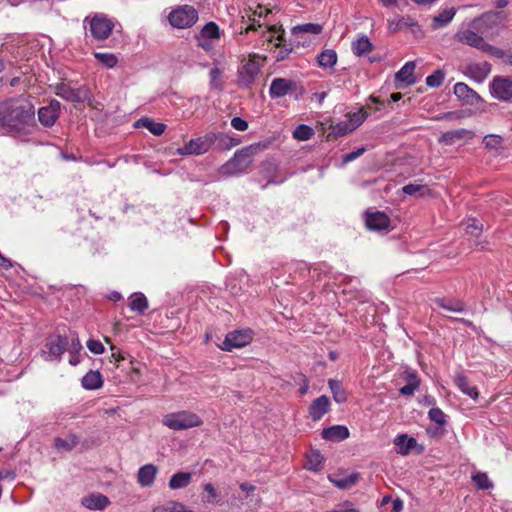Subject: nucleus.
<instances>
[{
    "label": "nucleus",
    "instance_id": "nucleus-1",
    "mask_svg": "<svg viewBox=\"0 0 512 512\" xmlns=\"http://www.w3.org/2000/svg\"><path fill=\"white\" fill-rule=\"evenodd\" d=\"M34 105L25 97L10 98L0 104V131L30 135L36 129Z\"/></svg>",
    "mask_w": 512,
    "mask_h": 512
},
{
    "label": "nucleus",
    "instance_id": "nucleus-2",
    "mask_svg": "<svg viewBox=\"0 0 512 512\" xmlns=\"http://www.w3.org/2000/svg\"><path fill=\"white\" fill-rule=\"evenodd\" d=\"M162 423L171 430L180 431L199 427L203 424V420L194 412L181 410L164 415Z\"/></svg>",
    "mask_w": 512,
    "mask_h": 512
},
{
    "label": "nucleus",
    "instance_id": "nucleus-3",
    "mask_svg": "<svg viewBox=\"0 0 512 512\" xmlns=\"http://www.w3.org/2000/svg\"><path fill=\"white\" fill-rule=\"evenodd\" d=\"M168 20L169 23L175 28H190L197 22L198 12L192 6L182 5L170 12Z\"/></svg>",
    "mask_w": 512,
    "mask_h": 512
},
{
    "label": "nucleus",
    "instance_id": "nucleus-4",
    "mask_svg": "<svg viewBox=\"0 0 512 512\" xmlns=\"http://www.w3.org/2000/svg\"><path fill=\"white\" fill-rule=\"evenodd\" d=\"M84 23L89 24L91 36L98 41L106 40L114 29V22L104 14H95L91 18H86Z\"/></svg>",
    "mask_w": 512,
    "mask_h": 512
},
{
    "label": "nucleus",
    "instance_id": "nucleus-5",
    "mask_svg": "<svg viewBox=\"0 0 512 512\" xmlns=\"http://www.w3.org/2000/svg\"><path fill=\"white\" fill-rule=\"evenodd\" d=\"M217 141V134L207 133L202 137L191 139L183 147L177 149V154L185 155H201L209 151L212 145Z\"/></svg>",
    "mask_w": 512,
    "mask_h": 512
},
{
    "label": "nucleus",
    "instance_id": "nucleus-6",
    "mask_svg": "<svg viewBox=\"0 0 512 512\" xmlns=\"http://www.w3.org/2000/svg\"><path fill=\"white\" fill-rule=\"evenodd\" d=\"M251 154V147L236 151L233 158L221 167V173L236 175L244 172L251 164Z\"/></svg>",
    "mask_w": 512,
    "mask_h": 512
},
{
    "label": "nucleus",
    "instance_id": "nucleus-7",
    "mask_svg": "<svg viewBox=\"0 0 512 512\" xmlns=\"http://www.w3.org/2000/svg\"><path fill=\"white\" fill-rule=\"evenodd\" d=\"M197 45L204 51L210 52L214 49L216 42L221 38V31L215 22L206 23L200 32L195 35Z\"/></svg>",
    "mask_w": 512,
    "mask_h": 512
},
{
    "label": "nucleus",
    "instance_id": "nucleus-8",
    "mask_svg": "<svg viewBox=\"0 0 512 512\" xmlns=\"http://www.w3.org/2000/svg\"><path fill=\"white\" fill-rule=\"evenodd\" d=\"M256 54L250 58L239 68L238 82L241 86L250 87L260 72L261 64Z\"/></svg>",
    "mask_w": 512,
    "mask_h": 512
},
{
    "label": "nucleus",
    "instance_id": "nucleus-9",
    "mask_svg": "<svg viewBox=\"0 0 512 512\" xmlns=\"http://www.w3.org/2000/svg\"><path fill=\"white\" fill-rule=\"evenodd\" d=\"M252 340L251 330H238L230 332L226 335L220 348L224 351H232L236 348H241L249 344Z\"/></svg>",
    "mask_w": 512,
    "mask_h": 512
},
{
    "label": "nucleus",
    "instance_id": "nucleus-10",
    "mask_svg": "<svg viewBox=\"0 0 512 512\" xmlns=\"http://www.w3.org/2000/svg\"><path fill=\"white\" fill-rule=\"evenodd\" d=\"M67 345L68 340L66 337H62L59 335L51 337L45 344L42 353L45 356V359L47 360L59 361L62 354L66 350Z\"/></svg>",
    "mask_w": 512,
    "mask_h": 512
},
{
    "label": "nucleus",
    "instance_id": "nucleus-11",
    "mask_svg": "<svg viewBox=\"0 0 512 512\" xmlns=\"http://www.w3.org/2000/svg\"><path fill=\"white\" fill-rule=\"evenodd\" d=\"M490 91L495 99L510 100L512 98V80L505 77H495L490 84Z\"/></svg>",
    "mask_w": 512,
    "mask_h": 512
},
{
    "label": "nucleus",
    "instance_id": "nucleus-12",
    "mask_svg": "<svg viewBox=\"0 0 512 512\" xmlns=\"http://www.w3.org/2000/svg\"><path fill=\"white\" fill-rule=\"evenodd\" d=\"M60 102L51 100L49 105L38 110V120L44 127H52L57 121L60 113Z\"/></svg>",
    "mask_w": 512,
    "mask_h": 512
},
{
    "label": "nucleus",
    "instance_id": "nucleus-13",
    "mask_svg": "<svg viewBox=\"0 0 512 512\" xmlns=\"http://www.w3.org/2000/svg\"><path fill=\"white\" fill-rule=\"evenodd\" d=\"M365 223L369 230L372 231H389L390 218L384 212H366Z\"/></svg>",
    "mask_w": 512,
    "mask_h": 512
},
{
    "label": "nucleus",
    "instance_id": "nucleus-14",
    "mask_svg": "<svg viewBox=\"0 0 512 512\" xmlns=\"http://www.w3.org/2000/svg\"><path fill=\"white\" fill-rule=\"evenodd\" d=\"M55 94L70 102H82L86 99V91L82 88H72L67 83H59L55 86Z\"/></svg>",
    "mask_w": 512,
    "mask_h": 512
},
{
    "label": "nucleus",
    "instance_id": "nucleus-15",
    "mask_svg": "<svg viewBox=\"0 0 512 512\" xmlns=\"http://www.w3.org/2000/svg\"><path fill=\"white\" fill-rule=\"evenodd\" d=\"M491 65L484 62H474L470 63L466 66V75H468L472 80L478 83H482L490 74Z\"/></svg>",
    "mask_w": 512,
    "mask_h": 512
},
{
    "label": "nucleus",
    "instance_id": "nucleus-16",
    "mask_svg": "<svg viewBox=\"0 0 512 512\" xmlns=\"http://www.w3.org/2000/svg\"><path fill=\"white\" fill-rule=\"evenodd\" d=\"M475 136L472 130L465 128L446 131L439 137V142L445 145H453L458 140H471Z\"/></svg>",
    "mask_w": 512,
    "mask_h": 512
},
{
    "label": "nucleus",
    "instance_id": "nucleus-17",
    "mask_svg": "<svg viewBox=\"0 0 512 512\" xmlns=\"http://www.w3.org/2000/svg\"><path fill=\"white\" fill-rule=\"evenodd\" d=\"M453 91L458 99L470 105L476 104L481 99L476 91L463 82L456 83Z\"/></svg>",
    "mask_w": 512,
    "mask_h": 512
},
{
    "label": "nucleus",
    "instance_id": "nucleus-18",
    "mask_svg": "<svg viewBox=\"0 0 512 512\" xmlns=\"http://www.w3.org/2000/svg\"><path fill=\"white\" fill-rule=\"evenodd\" d=\"M456 38L458 39L459 42L469 45L478 50H481L482 46L485 43L484 38L475 31H473L472 29H464L457 32Z\"/></svg>",
    "mask_w": 512,
    "mask_h": 512
},
{
    "label": "nucleus",
    "instance_id": "nucleus-19",
    "mask_svg": "<svg viewBox=\"0 0 512 512\" xmlns=\"http://www.w3.org/2000/svg\"><path fill=\"white\" fill-rule=\"evenodd\" d=\"M268 13L269 10L261 5H257L255 10L249 8V10L245 12V15L242 16L243 19L247 18V23H249L245 31L248 32L256 30L257 26L261 27L262 24L260 23V19L266 16Z\"/></svg>",
    "mask_w": 512,
    "mask_h": 512
},
{
    "label": "nucleus",
    "instance_id": "nucleus-20",
    "mask_svg": "<svg viewBox=\"0 0 512 512\" xmlns=\"http://www.w3.org/2000/svg\"><path fill=\"white\" fill-rule=\"evenodd\" d=\"M330 400L323 395L316 398L309 407V415L314 421L320 420L329 410Z\"/></svg>",
    "mask_w": 512,
    "mask_h": 512
},
{
    "label": "nucleus",
    "instance_id": "nucleus-21",
    "mask_svg": "<svg viewBox=\"0 0 512 512\" xmlns=\"http://www.w3.org/2000/svg\"><path fill=\"white\" fill-rule=\"evenodd\" d=\"M415 62L408 61L404 64V66L395 74V79L397 82L403 83L405 86H411L417 82V79L414 75L415 70Z\"/></svg>",
    "mask_w": 512,
    "mask_h": 512
},
{
    "label": "nucleus",
    "instance_id": "nucleus-22",
    "mask_svg": "<svg viewBox=\"0 0 512 512\" xmlns=\"http://www.w3.org/2000/svg\"><path fill=\"white\" fill-rule=\"evenodd\" d=\"M158 469L153 464H146L138 470L137 480L142 487H150L156 478Z\"/></svg>",
    "mask_w": 512,
    "mask_h": 512
},
{
    "label": "nucleus",
    "instance_id": "nucleus-23",
    "mask_svg": "<svg viewBox=\"0 0 512 512\" xmlns=\"http://www.w3.org/2000/svg\"><path fill=\"white\" fill-rule=\"evenodd\" d=\"M293 82L285 78H275L272 80L269 93L272 98L283 97L289 93Z\"/></svg>",
    "mask_w": 512,
    "mask_h": 512
},
{
    "label": "nucleus",
    "instance_id": "nucleus-24",
    "mask_svg": "<svg viewBox=\"0 0 512 512\" xmlns=\"http://www.w3.org/2000/svg\"><path fill=\"white\" fill-rule=\"evenodd\" d=\"M403 378L406 384L400 388V393L405 396H411L418 389L420 380L417 372L414 370H406L403 373Z\"/></svg>",
    "mask_w": 512,
    "mask_h": 512
},
{
    "label": "nucleus",
    "instance_id": "nucleus-25",
    "mask_svg": "<svg viewBox=\"0 0 512 512\" xmlns=\"http://www.w3.org/2000/svg\"><path fill=\"white\" fill-rule=\"evenodd\" d=\"M81 503L90 510H103L109 505V499L103 494H90L82 498Z\"/></svg>",
    "mask_w": 512,
    "mask_h": 512
},
{
    "label": "nucleus",
    "instance_id": "nucleus-26",
    "mask_svg": "<svg viewBox=\"0 0 512 512\" xmlns=\"http://www.w3.org/2000/svg\"><path fill=\"white\" fill-rule=\"evenodd\" d=\"M394 445L397 453L401 455H408L411 450L417 446V441L407 434H400L394 439Z\"/></svg>",
    "mask_w": 512,
    "mask_h": 512
},
{
    "label": "nucleus",
    "instance_id": "nucleus-27",
    "mask_svg": "<svg viewBox=\"0 0 512 512\" xmlns=\"http://www.w3.org/2000/svg\"><path fill=\"white\" fill-rule=\"evenodd\" d=\"M322 437L329 441H342L349 437V430L342 425H335L322 431Z\"/></svg>",
    "mask_w": 512,
    "mask_h": 512
},
{
    "label": "nucleus",
    "instance_id": "nucleus-28",
    "mask_svg": "<svg viewBox=\"0 0 512 512\" xmlns=\"http://www.w3.org/2000/svg\"><path fill=\"white\" fill-rule=\"evenodd\" d=\"M351 49L354 55L361 57L373 50V45L366 35H359L351 43Z\"/></svg>",
    "mask_w": 512,
    "mask_h": 512
},
{
    "label": "nucleus",
    "instance_id": "nucleus-29",
    "mask_svg": "<svg viewBox=\"0 0 512 512\" xmlns=\"http://www.w3.org/2000/svg\"><path fill=\"white\" fill-rule=\"evenodd\" d=\"M338 60L337 53L334 49H325L317 56V63L324 70L333 71Z\"/></svg>",
    "mask_w": 512,
    "mask_h": 512
},
{
    "label": "nucleus",
    "instance_id": "nucleus-30",
    "mask_svg": "<svg viewBox=\"0 0 512 512\" xmlns=\"http://www.w3.org/2000/svg\"><path fill=\"white\" fill-rule=\"evenodd\" d=\"M81 383L87 390H96L102 387L103 379L99 371L90 370L83 376Z\"/></svg>",
    "mask_w": 512,
    "mask_h": 512
},
{
    "label": "nucleus",
    "instance_id": "nucleus-31",
    "mask_svg": "<svg viewBox=\"0 0 512 512\" xmlns=\"http://www.w3.org/2000/svg\"><path fill=\"white\" fill-rule=\"evenodd\" d=\"M284 35V30L281 26L278 25L267 26L263 33V36L267 39V41L275 43V46L277 47L282 45V42L284 41Z\"/></svg>",
    "mask_w": 512,
    "mask_h": 512
},
{
    "label": "nucleus",
    "instance_id": "nucleus-32",
    "mask_svg": "<svg viewBox=\"0 0 512 512\" xmlns=\"http://www.w3.org/2000/svg\"><path fill=\"white\" fill-rule=\"evenodd\" d=\"M192 479V474L190 472H177L172 475L169 480V488L172 490L182 489L187 487Z\"/></svg>",
    "mask_w": 512,
    "mask_h": 512
},
{
    "label": "nucleus",
    "instance_id": "nucleus-33",
    "mask_svg": "<svg viewBox=\"0 0 512 512\" xmlns=\"http://www.w3.org/2000/svg\"><path fill=\"white\" fill-rule=\"evenodd\" d=\"M135 126L138 128H146L153 135L160 136L165 132L166 125L160 122H154L149 118H141L136 121Z\"/></svg>",
    "mask_w": 512,
    "mask_h": 512
},
{
    "label": "nucleus",
    "instance_id": "nucleus-34",
    "mask_svg": "<svg viewBox=\"0 0 512 512\" xmlns=\"http://www.w3.org/2000/svg\"><path fill=\"white\" fill-rule=\"evenodd\" d=\"M223 69L220 68L219 62H213L212 68L209 72V86L212 90H222L223 89Z\"/></svg>",
    "mask_w": 512,
    "mask_h": 512
},
{
    "label": "nucleus",
    "instance_id": "nucleus-35",
    "mask_svg": "<svg viewBox=\"0 0 512 512\" xmlns=\"http://www.w3.org/2000/svg\"><path fill=\"white\" fill-rule=\"evenodd\" d=\"M456 14L453 7L446 8L433 18L432 26L434 29L442 28L452 21Z\"/></svg>",
    "mask_w": 512,
    "mask_h": 512
},
{
    "label": "nucleus",
    "instance_id": "nucleus-36",
    "mask_svg": "<svg viewBox=\"0 0 512 512\" xmlns=\"http://www.w3.org/2000/svg\"><path fill=\"white\" fill-rule=\"evenodd\" d=\"M129 307L132 311L143 313L148 308V300L143 293H133L129 298Z\"/></svg>",
    "mask_w": 512,
    "mask_h": 512
},
{
    "label": "nucleus",
    "instance_id": "nucleus-37",
    "mask_svg": "<svg viewBox=\"0 0 512 512\" xmlns=\"http://www.w3.org/2000/svg\"><path fill=\"white\" fill-rule=\"evenodd\" d=\"M324 458L317 450H312L307 454V461L305 467L309 471L317 472L323 468Z\"/></svg>",
    "mask_w": 512,
    "mask_h": 512
},
{
    "label": "nucleus",
    "instance_id": "nucleus-38",
    "mask_svg": "<svg viewBox=\"0 0 512 512\" xmlns=\"http://www.w3.org/2000/svg\"><path fill=\"white\" fill-rule=\"evenodd\" d=\"M416 23L410 17H394L388 20V30L395 33L409 26H414Z\"/></svg>",
    "mask_w": 512,
    "mask_h": 512
},
{
    "label": "nucleus",
    "instance_id": "nucleus-39",
    "mask_svg": "<svg viewBox=\"0 0 512 512\" xmlns=\"http://www.w3.org/2000/svg\"><path fill=\"white\" fill-rule=\"evenodd\" d=\"M483 144L488 150L500 153L503 149V138L499 135L490 134L483 138Z\"/></svg>",
    "mask_w": 512,
    "mask_h": 512
},
{
    "label": "nucleus",
    "instance_id": "nucleus-40",
    "mask_svg": "<svg viewBox=\"0 0 512 512\" xmlns=\"http://www.w3.org/2000/svg\"><path fill=\"white\" fill-rule=\"evenodd\" d=\"M457 387L466 395L472 399L478 398V390L475 386L469 384L467 378L464 375H458L456 377Z\"/></svg>",
    "mask_w": 512,
    "mask_h": 512
},
{
    "label": "nucleus",
    "instance_id": "nucleus-41",
    "mask_svg": "<svg viewBox=\"0 0 512 512\" xmlns=\"http://www.w3.org/2000/svg\"><path fill=\"white\" fill-rule=\"evenodd\" d=\"M330 481L340 489H350L358 481L357 474H351L344 477H329Z\"/></svg>",
    "mask_w": 512,
    "mask_h": 512
},
{
    "label": "nucleus",
    "instance_id": "nucleus-42",
    "mask_svg": "<svg viewBox=\"0 0 512 512\" xmlns=\"http://www.w3.org/2000/svg\"><path fill=\"white\" fill-rule=\"evenodd\" d=\"M328 385L337 403H343L347 400V394L338 380L330 379Z\"/></svg>",
    "mask_w": 512,
    "mask_h": 512
},
{
    "label": "nucleus",
    "instance_id": "nucleus-43",
    "mask_svg": "<svg viewBox=\"0 0 512 512\" xmlns=\"http://www.w3.org/2000/svg\"><path fill=\"white\" fill-rule=\"evenodd\" d=\"M435 303L450 312L461 313L464 311V304L460 301H451L444 298H436Z\"/></svg>",
    "mask_w": 512,
    "mask_h": 512
},
{
    "label": "nucleus",
    "instance_id": "nucleus-44",
    "mask_svg": "<svg viewBox=\"0 0 512 512\" xmlns=\"http://www.w3.org/2000/svg\"><path fill=\"white\" fill-rule=\"evenodd\" d=\"M153 512H193L187 509L182 503L177 501H170L164 505L157 506Z\"/></svg>",
    "mask_w": 512,
    "mask_h": 512
},
{
    "label": "nucleus",
    "instance_id": "nucleus-45",
    "mask_svg": "<svg viewBox=\"0 0 512 512\" xmlns=\"http://www.w3.org/2000/svg\"><path fill=\"white\" fill-rule=\"evenodd\" d=\"M94 57L106 68H114L118 63V58L113 53L95 52Z\"/></svg>",
    "mask_w": 512,
    "mask_h": 512
},
{
    "label": "nucleus",
    "instance_id": "nucleus-46",
    "mask_svg": "<svg viewBox=\"0 0 512 512\" xmlns=\"http://www.w3.org/2000/svg\"><path fill=\"white\" fill-rule=\"evenodd\" d=\"M472 480L478 489L488 490L493 487L492 481L484 472H477L472 476Z\"/></svg>",
    "mask_w": 512,
    "mask_h": 512
},
{
    "label": "nucleus",
    "instance_id": "nucleus-47",
    "mask_svg": "<svg viewBox=\"0 0 512 512\" xmlns=\"http://www.w3.org/2000/svg\"><path fill=\"white\" fill-rule=\"evenodd\" d=\"M366 117H367L366 111L363 108H361L356 112L348 114L346 120L351 125V128H353V130H355L365 121Z\"/></svg>",
    "mask_w": 512,
    "mask_h": 512
},
{
    "label": "nucleus",
    "instance_id": "nucleus-48",
    "mask_svg": "<svg viewBox=\"0 0 512 512\" xmlns=\"http://www.w3.org/2000/svg\"><path fill=\"white\" fill-rule=\"evenodd\" d=\"M314 135L313 129L308 125H299L293 131V137L300 141L309 140Z\"/></svg>",
    "mask_w": 512,
    "mask_h": 512
},
{
    "label": "nucleus",
    "instance_id": "nucleus-49",
    "mask_svg": "<svg viewBox=\"0 0 512 512\" xmlns=\"http://www.w3.org/2000/svg\"><path fill=\"white\" fill-rule=\"evenodd\" d=\"M352 131L354 130L346 119L332 126V133L337 137L347 135Z\"/></svg>",
    "mask_w": 512,
    "mask_h": 512
},
{
    "label": "nucleus",
    "instance_id": "nucleus-50",
    "mask_svg": "<svg viewBox=\"0 0 512 512\" xmlns=\"http://www.w3.org/2000/svg\"><path fill=\"white\" fill-rule=\"evenodd\" d=\"M445 79V74L442 70H436L426 78V84L431 88L439 87Z\"/></svg>",
    "mask_w": 512,
    "mask_h": 512
},
{
    "label": "nucleus",
    "instance_id": "nucleus-51",
    "mask_svg": "<svg viewBox=\"0 0 512 512\" xmlns=\"http://www.w3.org/2000/svg\"><path fill=\"white\" fill-rule=\"evenodd\" d=\"M322 31V27L319 24L314 23H306L302 25H298L293 28V33H310V34H319Z\"/></svg>",
    "mask_w": 512,
    "mask_h": 512
},
{
    "label": "nucleus",
    "instance_id": "nucleus-52",
    "mask_svg": "<svg viewBox=\"0 0 512 512\" xmlns=\"http://www.w3.org/2000/svg\"><path fill=\"white\" fill-rule=\"evenodd\" d=\"M482 227L477 223L476 220H473L472 223L468 224L466 227V234L474 237V245L478 246L480 243L477 241V238L481 235Z\"/></svg>",
    "mask_w": 512,
    "mask_h": 512
},
{
    "label": "nucleus",
    "instance_id": "nucleus-53",
    "mask_svg": "<svg viewBox=\"0 0 512 512\" xmlns=\"http://www.w3.org/2000/svg\"><path fill=\"white\" fill-rule=\"evenodd\" d=\"M428 416L431 421L438 425H444L446 422L444 412L438 407L431 408L428 412Z\"/></svg>",
    "mask_w": 512,
    "mask_h": 512
},
{
    "label": "nucleus",
    "instance_id": "nucleus-54",
    "mask_svg": "<svg viewBox=\"0 0 512 512\" xmlns=\"http://www.w3.org/2000/svg\"><path fill=\"white\" fill-rule=\"evenodd\" d=\"M217 140L221 143V145L226 148V149H230L234 146H237L240 141L227 135V134H224V133H219L217 134Z\"/></svg>",
    "mask_w": 512,
    "mask_h": 512
},
{
    "label": "nucleus",
    "instance_id": "nucleus-55",
    "mask_svg": "<svg viewBox=\"0 0 512 512\" xmlns=\"http://www.w3.org/2000/svg\"><path fill=\"white\" fill-rule=\"evenodd\" d=\"M496 17L497 16L494 13H486L481 17L474 19L471 23V27L474 29H481L483 24L493 21Z\"/></svg>",
    "mask_w": 512,
    "mask_h": 512
},
{
    "label": "nucleus",
    "instance_id": "nucleus-56",
    "mask_svg": "<svg viewBox=\"0 0 512 512\" xmlns=\"http://www.w3.org/2000/svg\"><path fill=\"white\" fill-rule=\"evenodd\" d=\"M481 51H483L491 56H494L496 58H499V59H501L505 56V53L502 49L495 47V46L487 43L486 41H485L484 45L482 46Z\"/></svg>",
    "mask_w": 512,
    "mask_h": 512
},
{
    "label": "nucleus",
    "instance_id": "nucleus-57",
    "mask_svg": "<svg viewBox=\"0 0 512 512\" xmlns=\"http://www.w3.org/2000/svg\"><path fill=\"white\" fill-rule=\"evenodd\" d=\"M481 51H483L491 56H494L496 58H499V59H501L505 56V53L502 49L495 47V46L487 43L486 41H485L484 45L482 46Z\"/></svg>",
    "mask_w": 512,
    "mask_h": 512
},
{
    "label": "nucleus",
    "instance_id": "nucleus-58",
    "mask_svg": "<svg viewBox=\"0 0 512 512\" xmlns=\"http://www.w3.org/2000/svg\"><path fill=\"white\" fill-rule=\"evenodd\" d=\"M87 348L91 353L96 355H100L105 351L103 344L100 341L94 339H90L87 341Z\"/></svg>",
    "mask_w": 512,
    "mask_h": 512
},
{
    "label": "nucleus",
    "instance_id": "nucleus-59",
    "mask_svg": "<svg viewBox=\"0 0 512 512\" xmlns=\"http://www.w3.org/2000/svg\"><path fill=\"white\" fill-rule=\"evenodd\" d=\"M231 126L238 131H245L248 128V122L241 117H234L231 120Z\"/></svg>",
    "mask_w": 512,
    "mask_h": 512
},
{
    "label": "nucleus",
    "instance_id": "nucleus-60",
    "mask_svg": "<svg viewBox=\"0 0 512 512\" xmlns=\"http://www.w3.org/2000/svg\"><path fill=\"white\" fill-rule=\"evenodd\" d=\"M75 445H76L75 439H73L71 442H69L67 440H64V439H61V438H57L55 440V446L58 449L71 450V449H73V447Z\"/></svg>",
    "mask_w": 512,
    "mask_h": 512
},
{
    "label": "nucleus",
    "instance_id": "nucleus-61",
    "mask_svg": "<svg viewBox=\"0 0 512 512\" xmlns=\"http://www.w3.org/2000/svg\"><path fill=\"white\" fill-rule=\"evenodd\" d=\"M364 152H365L364 147H360V148L356 149L355 151L349 152L346 155H344L343 162L348 163L350 161H353L356 158H358L359 156H361Z\"/></svg>",
    "mask_w": 512,
    "mask_h": 512
},
{
    "label": "nucleus",
    "instance_id": "nucleus-62",
    "mask_svg": "<svg viewBox=\"0 0 512 512\" xmlns=\"http://www.w3.org/2000/svg\"><path fill=\"white\" fill-rule=\"evenodd\" d=\"M422 188L423 186L418 184H408L405 185L402 190L407 195H416Z\"/></svg>",
    "mask_w": 512,
    "mask_h": 512
},
{
    "label": "nucleus",
    "instance_id": "nucleus-63",
    "mask_svg": "<svg viewBox=\"0 0 512 512\" xmlns=\"http://www.w3.org/2000/svg\"><path fill=\"white\" fill-rule=\"evenodd\" d=\"M203 488L211 497V499H208L207 502L208 503L215 502V499L217 497V491H216L215 487L211 483H206V484H204Z\"/></svg>",
    "mask_w": 512,
    "mask_h": 512
},
{
    "label": "nucleus",
    "instance_id": "nucleus-64",
    "mask_svg": "<svg viewBox=\"0 0 512 512\" xmlns=\"http://www.w3.org/2000/svg\"><path fill=\"white\" fill-rule=\"evenodd\" d=\"M110 349L112 351L111 357L114 358L115 362L118 363L122 360H124V356L121 354L119 349L115 347L114 345H110Z\"/></svg>",
    "mask_w": 512,
    "mask_h": 512
}]
</instances>
